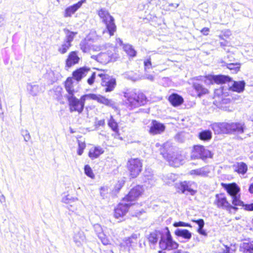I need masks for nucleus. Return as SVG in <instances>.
Listing matches in <instances>:
<instances>
[{
	"instance_id": "1",
	"label": "nucleus",
	"mask_w": 253,
	"mask_h": 253,
	"mask_svg": "<svg viewBox=\"0 0 253 253\" xmlns=\"http://www.w3.org/2000/svg\"><path fill=\"white\" fill-rule=\"evenodd\" d=\"M211 128L217 134H232L240 135L244 133L247 129L244 121L230 123H217L212 125Z\"/></svg>"
},
{
	"instance_id": "2",
	"label": "nucleus",
	"mask_w": 253,
	"mask_h": 253,
	"mask_svg": "<svg viewBox=\"0 0 253 253\" xmlns=\"http://www.w3.org/2000/svg\"><path fill=\"white\" fill-rule=\"evenodd\" d=\"M123 93L126 98V104L130 110L144 105L147 102L145 94L136 89H126Z\"/></svg>"
},
{
	"instance_id": "3",
	"label": "nucleus",
	"mask_w": 253,
	"mask_h": 253,
	"mask_svg": "<svg viewBox=\"0 0 253 253\" xmlns=\"http://www.w3.org/2000/svg\"><path fill=\"white\" fill-rule=\"evenodd\" d=\"M159 246L160 249L167 251L175 250L179 247V244L174 240L168 227H165L162 230L161 237L159 241Z\"/></svg>"
},
{
	"instance_id": "4",
	"label": "nucleus",
	"mask_w": 253,
	"mask_h": 253,
	"mask_svg": "<svg viewBox=\"0 0 253 253\" xmlns=\"http://www.w3.org/2000/svg\"><path fill=\"white\" fill-rule=\"evenodd\" d=\"M98 14L106 25L107 30H104L103 33H107L110 37L113 36L117 29L113 17L104 8L100 9L98 12Z\"/></svg>"
},
{
	"instance_id": "5",
	"label": "nucleus",
	"mask_w": 253,
	"mask_h": 253,
	"mask_svg": "<svg viewBox=\"0 0 253 253\" xmlns=\"http://www.w3.org/2000/svg\"><path fill=\"white\" fill-rule=\"evenodd\" d=\"M223 188L232 198V204L235 206H242L244 202L240 200V187L235 183L230 184L221 183Z\"/></svg>"
},
{
	"instance_id": "6",
	"label": "nucleus",
	"mask_w": 253,
	"mask_h": 253,
	"mask_svg": "<svg viewBox=\"0 0 253 253\" xmlns=\"http://www.w3.org/2000/svg\"><path fill=\"white\" fill-rule=\"evenodd\" d=\"M196 81H201L204 82L207 84H225L229 83L231 81V78L228 76L217 75H208L205 76H198L194 78Z\"/></svg>"
},
{
	"instance_id": "7",
	"label": "nucleus",
	"mask_w": 253,
	"mask_h": 253,
	"mask_svg": "<svg viewBox=\"0 0 253 253\" xmlns=\"http://www.w3.org/2000/svg\"><path fill=\"white\" fill-rule=\"evenodd\" d=\"M88 98V94L82 95L80 99L76 96L67 98L70 112H77L81 114L84 110L85 101Z\"/></svg>"
},
{
	"instance_id": "8",
	"label": "nucleus",
	"mask_w": 253,
	"mask_h": 253,
	"mask_svg": "<svg viewBox=\"0 0 253 253\" xmlns=\"http://www.w3.org/2000/svg\"><path fill=\"white\" fill-rule=\"evenodd\" d=\"M97 76L101 79V86L103 91L105 92L113 91L117 85L115 78L103 73H98Z\"/></svg>"
},
{
	"instance_id": "9",
	"label": "nucleus",
	"mask_w": 253,
	"mask_h": 253,
	"mask_svg": "<svg viewBox=\"0 0 253 253\" xmlns=\"http://www.w3.org/2000/svg\"><path fill=\"white\" fill-rule=\"evenodd\" d=\"M190 157L192 160L201 159L205 161L208 158H211L212 154L205 146L197 145L193 146Z\"/></svg>"
},
{
	"instance_id": "10",
	"label": "nucleus",
	"mask_w": 253,
	"mask_h": 253,
	"mask_svg": "<svg viewBox=\"0 0 253 253\" xmlns=\"http://www.w3.org/2000/svg\"><path fill=\"white\" fill-rule=\"evenodd\" d=\"M92 58L103 64L111 62H115L119 58V55L114 52V49L111 47L106 52H101L97 55H93Z\"/></svg>"
},
{
	"instance_id": "11",
	"label": "nucleus",
	"mask_w": 253,
	"mask_h": 253,
	"mask_svg": "<svg viewBox=\"0 0 253 253\" xmlns=\"http://www.w3.org/2000/svg\"><path fill=\"white\" fill-rule=\"evenodd\" d=\"M127 167L131 177L135 178L142 170V161L138 158H130L127 162Z\"/></svg>"
},
{
	"instance_id": "12",
	"label": "nucleus",
	"mask_w": 253,
	"mask_h": 253,
	"mask_svg": "<svg viewBox=\"0 0 253 253\" xmlns=\"http://www.w3.org/2000/svg\"><path fill=\"white\" fill-rule=\"evenodd\" d=\"M214 204L216 205L218 208L226 210L231 212L232 209L236 211L238 208L232 206L227 200L226 197L224 194H217L215 195V200Z\"/></svg>"
},
{
	"instance_id": "13",
	"label": "nucleus",
	"mask_w": 253,
	"mask_h": 253,
	"mask_svg": "<svg viewBox=\"0 0 253 253\" xmlns=\"http://www.w3.org/2000/svg\"><path fill=\"white\" fill-rule=\"evenodd\" d=\"M163 157L167 160L169 165L172 167H177L181 164V156L177 153L173 152L170 153V150H166V152H161Z\"/></svg>"
},
{
	"instance_id": "14",
	"label": "nucleus",
	"mask_w": 253,
	"mask_h": 253,
	"mask_svg": "<svg viewBox=\"0 0 253 253\" xmlns=\"http://www.w3.org/2000/svg\"><path fill=\"white\" fill-rule=\"evenodd\" d=\"M143 191L142 186L137 185L132 188L126 196L123 199V201L131 203L136 201L141 195Z\"/></svg>"
},
{
	"instance_id": "15",
	"label": "nucleus",
	"mask_w": 253,
	"mask_h": 253,
	"mask_svg": "<svg viewBox=\"0 0 253 253\" xmlns=\"http://www.w3.org/2000/svg\"><path fill=\"white\" fill-rule=\"evenodd\" d=\"M88 98L96 100L100 104H104L107 106L112 108L113 109H117L116 103L112 99L107 98L106 97L100 94H96L94 93L88 94Z\"/></svg>"
},
{
	"instance_id": "16",
	"label": "nucleus",
	"mask_w": 253,
	"mask_h": 253,
	"mask_svg": "<svg viewBox=\"0 0 253 253\" xmlns=\"http://www.w3.org/2000/svg\"><path fill=\"white\" fill-rule=\"evenodd\" d=\"M133 205L132 203H128L126 202H123L118 205L114 210V216L116 218L123 217L128 211L130 206Z\"/></svg>"
},
{
	"instance_id": "17",
	"label": "nucleus",
	"mask_w": 253,
	"mask_h": 253,
	"mask_svg": "<svg viewBox=\"0 0 253 253\" xmlns=\"http://www.w3.org/2000/svg\"><path fill=\"white\" fill-rule=\"evenodd\" d=\"M162 230H155L150 232L146 237L151 249H154L161 237Z\"/></svg>"
},
{
	"instance_id": "18",
	"label": "nucleus",
	"mask_w": 253,
	"mask_h": 253,
	"mask_svg": "<svg viewBox=\"0 0 253 253\" xmlns=\"http://www.w3.org/2000/svg\"><path fill=\"white\" fill-rule=\"evenodd\" d=\"M74 83L72 78L68 77L65 82V88L67 93L65 95L66 98L72 97L75 96L76 93L78 92V90L74 88Z\"/></svg>"
},
{
	"instance_id": "19",
	"label": "nucleus",
	"mask_w": 253,
	"mask_h": 253,
	"mask_svg": "<svg viewBox=\"0 0 253 253\" xmlns=\"http://www.w3.org/2000/svg\"><path fill=\"white\" fill-rule=\"evenodd\" d=\"M86 2V0H81L77 3L67 7L64 13V17H70Z\"/></svg>"
},
{
	"instance_id": "20",
	"label": "nucleus",
	"mask_w": 253,
	"mask_h": 253,
	"mask_svg": "<svg viewBox=\"0 0 253 253\" xmlns=\"http://www.w3.org/2000/svg\"><path fill=\"white\" fill-rule=\"evenodd\" d=\"M89 70L90 69L86 67H83L77 69L73 72V79H74L77 82L80 81L86 75Z\"/></svg>"
},
{
	"instance_id": "21",
	"label": "nucleus",
	"mask_w": 253,
	"mask_h": 253,
	"mask_svg": "<svg viewBox=\"0 0 253 253\" xmlns=\"http://www.w3.org/2000/svg\"><path fill=\"white\" fill-rule=\"evenodd\" d=\"M165 129V126L163 124L160 123L156 120H153L149 132L153 134L161 133Z\"/></svg>"
},
{
	"instance_id": "22",
	"label": "nucleus",
	"mask_w": 253,
	"mask_h": 253,
	"mask_svg": "<svg viewBox=\"0 0 253 253\" xmlns=\"http://www.w3.org/2000/svg\"><path fill=\"white\" fill-rule=\"evenodd\" d=\"M174 235L178 238H181L186 242L189 241L192 238V233L186 229L177 228L174 232Z\"/></svg>"
},
{
	"instance_id": "23",
	"label": "nucleus",
	"mask_w": 253,
	"mask_h": 253,
	"mask_svg": "<svg viewBox=\"0 0 253 253\" xmlns=\"http://www.w3.org/2000/svg\"><path fill=\"white\" fill-rule=\"evenodd\" d=\"M189 182L184 181L177 184L176 187L178 189L181 191V193L183 194H185L186 192H188L191 195H194L196 191L192 189L189 186Z\"/></svg>"
},
{
	"instance_id": "24",
	"label": "nucleus",
	"mask_w": 253,
	"mask_h": 253,
	"mask_svg": "<svg viewBox=\"0 0 253 253\" xmlns=\"http://www.w3.org/2000/svg\"><path fill=\"white\" fill-rule=\"evenodd\" d=\"M80 58L78 55L77 51L71 52L66 60V65L68 67H71L72 66L79 63Z\"/></svg>"
},
{
	"instance_id": "25",
	"label": "nucleus",
	"mask_w": 253,
	"mask_h": 253,
	"mask_svg": "<svg viewBox=\"0 0 253 253\" xmlns=\"http://www.w3.org/2000/svg\"><path fill=\"white\" fill-rule=\"evenodd\" d=\"M169 101L174 107L181 105L184 102L183 98L176 93H173L169 97Z\"/></svg>"
},
{
	"instance_id": "26",
	"label": "nucleus",
	"mask_w": 253,
	"mask_h": 253,
	"mask_svg": "<svg viewBox=\"0 0 253 253\" xmlns=\"http://www.w3.org/2000/svg\"><path fill=\"white\" fill-rule=\"evenodd\" d=\"M192 87L195 90L197 96L199 97H201L203 95L209 93L208 89L205 87L203 84L198 82H194L192 84Z\"/></svg>"
},
{
	"instance_id": "27",
	"label": "nucleus",
	"mask_w": 253,
	"mask_h": 253,
	"mask_svg": "<svg viewBox=\"0 0 253 253\" xmlns=\"http://www.w3.org/2000/svg\"><path fill=\"white\" fill-rule=\"evenodd\" d=\"M139 234H132L130 237L125 238L124 241L125 246L129 248L135 246L137 244V239L139 237Z\"/></svg>"
},
{
	"instance_id": "28",
	"label": "nucleus",
	"mask_w": 253,
	"mask_h": 253,
	"mask_svg": "<svg viewBox=\"0 0 253 253\" xmlns=\"http://www.w3.org/2000/svg\"><path fill=\"white\" fill-rule=\"evenodd\" d=\"M245 82L244 81L234 82L232 85H228V88L233 91L238 93L242 92L245 89Z\"/></svg>"
},
{
	"instance_id": "29",
	"label": "nucleus",
	"mask_w": 253,
	"mask_h": 253,
	"mask_svg": "<svg viewBox=\"0 0 253 253\" xmlns=\"http://www.w3.org/2000/svg\"><path fill=\"white\" fill-rule=\"evenodd\" d=\"M74 241L76 245L80 247L83 242L85 240V236L84 232L80 230H78L75 232L73 237Z\"/></svg>"
},
{
	"instance_id": "30",
	"label": "nucleus",
	"mask_w": 253,
	"mask_h": 253,
	"mask_svg": "<svg viewBox=\"0 0 253 253\" xmlns=\"http://www.w3.org/2000/svg\"><path fill=\"white\" fill-rule=\"evenodd\" d=\"M210 172V169L208 166L202 167L200 169L192 170L190 171L191 175H196L203 177H206Z\"/></svg>"
},
{
	"instance_id": "31",
	"label": "nucleus",
	"mask_w": 253,
	"mask_h": 253,
	"mask_svg": "<svg viewBox=\"0 0 253 253\" xmlns=\"http://www.w3.org/2000/svg\"><path fill=\"white\" fill-rule=\"evenodd\" d=\"M104 153L103 149L100 146H96L91 148L88 153V156L92 160L98 158L100 155Z\"/></svg>"
},
{
	"instance_id": "32",
	"label": "nucleus",
	"mask_w": 253,
	"mask_h": 253,
	"mask_svg": "<svg viewBox=\"0 0 253 253\" xmlns=\"http://www.w3.org/2000/svg\"><path fill=\"white\" fill-rule=\"evenodd\" d=\"M142 180L144 183H146L145 185H148L147 186L153 185L155 182L154 175L150 171H147L145 172Z\"/></svg>"
},
{
	"instance_id": "33",
	"label": "nucleus",
	"mask_w": 253,
	"mask_h": 253,
	"mask_svg": "<svg viewBox=\"0 0 253 253\" xmlns=\"http://www.w3.org/2000/svg\"><path fill=\"white\" fill-rule=\"evenodd\" d=\"M222 67H226V68L229 69L232 73H237L241 67V64L238 62H232L230 63H227V64H222Z\"/></svg>"
},
{
	"instance_id": "34",
	"label": "nucleus",
	"mask_w": 253,
	"mask_h": 253,
	"mask_svg": "<svg viewBox=\"0 0 253 253\" xmlns=\"http://www.w3.org/2000/svg\"><path fill=\"white\" fill-rule=\"evenodd\" d=\"M198 137L201 140L208 141L212 137V132L209 129L203 130L199 133Z\"/></svg>"
},
{
	"instance_id": "35",
	"label": "nucleus",
	"mask_w": 253,
	"mask_h": 253,
	"mask_svg": "<svg viewBox=\"0 0 253 253\" xmlns=\"http://www.w3.org/2000/svg\"><path fill=\"white\" fill-rule=\"evenodd\" d=\"M80 46L83 52H87L89 51L91 49V45L90 43V40L88 37L81 42Z\"/></svg>"
},
{
	"instance_id": "36",
	"label": "nucleus",
	"mask_w": 253,
	"mask_h": 253,
	"mask_svg": "<svg viewBox=\"0 0 253 253\" xmlns=\"http://www.w3.org/2000/svg\"><path fill=\"white\" fill-rule=\"evenodd\" d=\"M27 90L32 96H36L40 91V87L38 84H28L27 85Z\"/></svg>"
},
{
	"instance_id": "37",
	"label": "nucleus",
	"mask_w": 253,
	"mask_h": 253,
	"mask_svg": "<svg viewBox=\"0 0 253 253\" xmlns=\"http://www.w3.org/2000/svg\"><path fill=\"white\" fill-rule=\"evenodd\" d=\"M235 62H238V60L235 58L234 54L232 52H228L220 61L222 64H227V63H230Z\"/></svg>"
},
{
	"instance_id": "38",
	"label": "nucleus",
	"mask_w": 253,
	"mask_h": 253,
	"mask_svg": "<svg viewBox=\"0 0 253 253\" xmlns=\"http://www.w3.org/2000/svg\"><path fill=\"white\" fill-rule=\"evenodd\" d=\"M243 253H253V242H245L241 246Z\"/></svg>"
},
{
	"instance_id": "39",
	"label": "nucleus",
	"mask_w": 253,
	"mask_h": 253,
	"mask_svg": "<svg viewBox=\"0 0 253 253\" xmlns=\"http://www.w3.org/2000/svg\"><path fill=\"white\" fill-rule=\"evenodd\" d=\"M63 31L66 35L64 42L69 43H71V42L73 41L75 36L77 34V32L70 31L66 28L64 29Z\"/></svg>"
},
{
	"instance_id": "40",
	"label": "nucleus",
	"mask_w": 253,
	"mask_h": 253,
	"mask_svg": "<svg viewBox=\"0 0 253 253\" xmlns=\"http://www.w3.org/2000/svg\"><path fill=\"white\" fill-rule=\"evenodd\" d=\"M235 167V171L242 174H245L248 169L247 165L244 162L238 163Z\"/></svg>"
},
{
	"instance_id": "41",
	"label": "nucleus",
	"mask_w": 253,
	"mask_h": 253,
	"mask_svg": "<svg viewBox=\"0 0 253 253\" xmlns=\"http://www.w3.org/2000/svg\"><path fill=\"white\" fill-rule=\"evenodd\" d=\"M62 88L60 86L54 87L53 88L50 90V92L53 93V97L58 100L61 99L62 97Z\"/></svg>"
},
{
	"instance_id": "42",
	"label": "nucleus",
	"mask_w": 253,
	"mask_h": 253,
	"mask_svg": "<svg viewBox=\"0 0 253 253\" xmlns=\"http://www.w3.org/2000/svg\"><path fill=\"white\" fill-rule=\"evenodd\" d=\"M108 125L113 131L115 132H118L119 128L118 123L112 115L110 116V118L108 121Z\"/></svg>"
},
{
	"instance_id": "43",
	"label": "nucleus",
	"mask_w": 253,
	"mask_h": 253,
	"mask_svg": "<svg viewBox=\"0 0 253 253\" xmlns=\"http://www.w3.org/2000/svg\"><path fill=\"white\" fill-rule=\"evenodd\" d=\"M123 48L126 53L130 56L135 57L136 55V51L130 44H124Z\"/></svg>"
},
{
	"instance_id": "44",
	"label": "nucleus",
	"mask_w": 253,
	"mask_h": 253,
	"mask_svg": "<svg viewBox=\"0 0 253 253\" xmlns=\"http://www.w3.org/2000/svg\"><path fill=\"white\" fill-rule=\"evenodd\" d=\"M71 46V43L64 42L61 46L58 48V51L62 54H64L67 51Z\"/></svg>"
},
{
	"instance_id": "45",
	"label": "nucleus",
	"mask_w": 253,
	"mask_h": 253,
	"mask_svg": "<svg viewBox=\"0 0 253 253\" xmlns=\"http://www.w3.org/2000/svg\"><path fill=\"white\" fill-rule=\"evenodd\" d=\"M228 88V86H226L225 85L222 86L220 87L218 89H216L214 90V96L219 97L220 95H223L227 93L226 92V89H224V88Z\"/></svg>"
},
{
	"instance_id": "46",
	"label": "nucleus",
	"mask_w": 253,
	"mask_h": 253,
	"mask_svg": "<svg viewBox=\"0 0 253 253\" xmlns=\"http://www.w3.org/2000/svg\"><path fill=\"white\" fill-rule=\"evenodd\" d=\"M97 236L104 245H107L110 244L109 239L103 232L100 233V234L97 235Z\"/></svg>"
},
{
	"instance_id": "47",
	"label": "nucleus",
	"mask_w": 253,
	"mask_h": 253,
	"mask_svg": "<svg viewBox=\"0 0 253 253\" xmlns=\"http://www.w3.org/2000/svg\"><path fill=\"white\" fill-rule=\"evenodd\" d=\"M78 199L77 198H74L70 196L69 195H68L63 197L62 201V202L66 204H71L72 202H75Z\"/></svg>"
},
{
	"instance_id": "48",
	"label": "nucleus",
	"mask_w": 253,
	"mask_h": 253,
	"mask_svg": "<svg viewBox=\"0 0 253 253\" xmlns=\"http://www.w3.org/2000/svg\"><path fill=\"white\" fill-rule=\"evenodd\" d=\"M85 148V144L84 142H82L78 140V148L77 150V153L79 155L81 156L82 155L84 150Z\"/></svg>"
},
{
	"instance_id": "49",
	"label": "nucleus",
	"mask_w": 253,
	"mask_h": 253,
	"mask_svg": "<svg viewBox=\"0 0 253 253\" xmlns=\"http://www.w3.org/2000/svg\"><path fill=\"white\" fill-rule=\"evenodd\" d=\"M84 173L89 177L92 178L94 176L92 170L89 166L86 165L84 167Z\"/></svg>"
},
{
	"instance_id": "50",
	"label": "nucleus",
	"mask_w": 253,
	"mask_h": 253,
	"mask_svg": "<svg viewBox=\"0 0 253 253\" xmlns=\"http://www.w3.org/2000/svg\"><path fill=\"white\" fill-rule=\"evenodd\" d=\"M21 135L24 137V141H29L31 139V135L29 131L26 129H22L21 131Z\"/></svg>"
},
{
	"instance_id": "51",
	"label": "nucleus",
	"mask_w": 253,
	"mask_h": 253,
	"mask_svg": "<svg viewBox=\"0 0 253 253\" xmlns=\"http://www.w3.org/2000/svg\"><path fill=\"white\" fill-rule=\"evenodd\" d=\"M173 226L175 227H191V225L190 224L188 223H186L183 221H178L175 222L173 223Z\"/></svg>"
},
{
	"instance_id": "52",
	"label": "nucleus",
	"mask_w": 253,
	"mask_h": 253,
	"mask_svg": "<svg viewBox=\"0 0 253 253\" xmlns=\"http://www.w3.org/2000/svg\"><path fill=\"white\" fill-rule=\"evenodd\" d=\"M144 65L145 70L152 68V63L150 57L144 60Z\"/></svg>"
},
{
	"instance_id": "53",
	"label": "nucleus",
	"mask_w": 253,
	"mask_h": 253,
	"mask_svg": "<svg viewBox=\"0 0 253 253\" xmlns=\"http://www.w3.org/2000/svg\"><path fill=\"white\" fill-rule=\"evenodd\" d=\"M96 76H97L96 73L93 72L91 76L87 79V82L89 85H92L94 83Z\"/></svg>"
},
{
	"instance_id": "54",
	"label": "nucleus",
	"mask_w": 253,
	"mask_h": 253,
	"mask_svg": "<svg viewBox=\"0 0 253 253\" xmlns=\"http://www.w3.org/2000/svg\"><path fill=\"white\" fill-rule=\"evenodd\" d=\"M100 196L103 199L106 197V195L108 193V189L104 187H101L100 189Z\"/></svg>"
},
{
	"instance_id": "55",
	"label": "nucleus",
	"mask_w": 253,
	"mask_h": 253,
	"mask_svg": "<svg viewBox=\"0 0 253 253\" xmlns=\"http://www.w3.org/2000/svg\"><path fill=\"white\" fill-rule=\"evenodd\" d=\"M93 228L96 234L98 235L100 233L103 232V229L101 226L99 224H95L93 225Z\"/></svg>"
},
{
	"instance_id": "56",
	"label": "nucleus",
	"mask_w": 253,
	"mask_h": 253,
	"mask_svg": "<svg viewBox=\"0 0 253 253\" xmlns=\"http://www.w3.org/2000/svg\"><path fill=\"white\" fill-rule=\"evenodd\" d=\"M193 222H195L199 226V228L204 227L205 225L204 220L203 219H199L197 220H192Z\"/></svg>"
},
{
	"instance_id": "57",
	"label": "nucleus",
	"mask_w": 253,
	"mask_h": 253,
	"mask_svg": "<svg viewBox=\"0 0 253 253\" xmlns=\"http://www.w3.org/2000/svg\"><path fill=\"white\" fill-rule=\"evenodd\" d=\"M165 179L170 180L171 182H174L176 179V175L173 173H169L165 176Z\"/></svg>"
},
{
	"instance_id": "58",
	"label": "nucleus",
	"mask_w": 253,
	"mask_h": 253,
	"mask_svg": "<svg viewBox=\"0 0 253 253\" xmlns=\"http://www.w3.org/2000/svg\"><path fill=\"white\" fill-rule=\"evenodd\" d=\"M241 206L244 207V209L249 211H253V203L251 204H244Z\"/></svg>"
},
{
	"instance_id": "59",
	"label": "nucleus",
	"mask_w": 253,
	"mask_h": 253,
	"mask_svg": "<svg viewBox=\"0 0 253 253\" xmlns=\"http://www.w3.org/2000/svg\"><path fill=\"white\" fill-rule=\"evenodd\" d=\"M124 182L123 181H119L118 183L115 186V190L118 192L123 186Z\"/></svg>"
},
{
	"instance_id": "60",
	"label": "nucleus",
	"mask_w": 253,
	"mask_h": 253,
	"mask_svg": "<svg viewBox=\"0 0 253 253\" xmlns=\"http://www.w3.org/2000/svg\"><path fill=\"white\" fill-rule=\"evenodd\" d=\"M178 5H179V4L177 3H169V9L171 10L172 11H173L178 6Z\"/></svg>"
},
{
	"instance_id": "61",
	"label": "nucleus",
	"mask_w": 253,
	"mask_h": 253,
	"mask_svg": "<svg viewBox=\"0 0 253 253\" xmlns=\"http://www.w3.org/2000/svg\"><path fill=\"white\" fill-rule=\"evenodd\" d=\"M198 232L204 236H207V233L206 232V230L204 229V227L202 228H198L197 230Z\"/></svg>"
},
{
	"instance_id": "62",
	"label": "nucleus",
	"mask_w": 253,
	"mask_h": 253,
	"mask_svg": "<svg viewBox=\"0 0 253 253\" xmlns=\"http://www.w3.org/2000/svg\"><path fill=\"white\" fill-rule=\"evenodd\" d=\"M144 78L151 82H153L154 80V76L152 75L146 74L144 76Z\"/></svg>"
},
{
	"instance_id": "63",
	"label": "nucleus",
	"mask_w": 253,
	"mask_h": 253,
	"mask_svg": "<svg viewBox=\"0 0 253 253\" xmlns=\"http://www.w3.org/2000/svg\"><path fill=\"white\" fill-rule=\"evenodd\" d=\"M210 31V29L209 28H207V27H205L204 28H203L201 31V32L204 35H205V36H207L209 34V32Z\"/></svg>"
},
{
	"instance_id": "64",
	"label": "nucleus",
	"mask_w": 253,
	"mask_h": 253,
	"mask_svg": "<svg viewBox=\"0 0 253 253\" xmlns=\"http://www.w3.org/2000/svg\"><path fill=\"white\" fill-rule=\"evenodd\" d=\"M228 42L226 41L224 42H220V45L222 47H224L225 46H226L228 45Z\"/></svg>"
}]
</instances>
